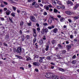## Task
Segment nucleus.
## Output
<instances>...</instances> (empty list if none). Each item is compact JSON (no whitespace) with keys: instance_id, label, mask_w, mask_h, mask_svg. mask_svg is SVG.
<instances>
[{"instance_id":"35","label":"nucleus","mask_w":79,"mask_h":79,"mask_svg":"<svg viewBox=\"0 0 79 79\" xmlns=\"http://www.w3.org/2000/svg\"><path fill=\"white\" fill-rule=\"evenodd\" d=\"M43 37H44L43 38V40H46V36H45V35H44Z\"/></svg>"},{"instance_id":"31","label":"nucleus","mask_w":79,"mask_h":79,"mask_svg":"<svg viewBox=\"0 0 79 79\" xmlns=\"http://www.w3.org/2000/svg\"><path fill=\"white\" fill-rule=\"evenodd\" d=\"M57 4H58V5H62V4H61V2L60 1H57Z\"/></svg>"},{"instance_id":"6","label":"nucleus","mask_w":79,"mask_h":79,"mask_svg":"<svg viewBox=\"0 0 79 79\" xmlns=\"http://www.w3.org/2000/svg\"><path fill=\"white\" fill-rule=\"evenodd\" d=\"M72 46H71V45L69 44V45H66V47L67 48V50L68 51H69L70 49L71 48V47Z\"/></svg>"},{"instance_id":"63","label":"nucleus","mask_w":79,"mask_h":79,"mask_svg":"<svg viewBox=\"0 0 79 79\" xmlns=\"http://www.w3.org/2000/svg\"><path fill=\"white\" fill-rule=\"evenodd\" d=\"M33 15L34 16H35L36 17H37V14H34Z\"/></svg>"},{"instance_id":"29","label":"nucleus","mask_w":79,"mask_h":79,"mask_svg":"<svg viewBox=\"0 0 79 79\" xmlns=\"http://www.w3.org/2000/svg\"><path fill=\"white\" fill-rule=\"evenodd\" d=\"M11 16H13V17H15V13H12L11 14Z\"/></svg>"},{"instance_id":"32","label":"nucleus","mask_w":79,"mask_h":79,"mask_svg":"<svg viewBox=\"0 0 79 79\" xmlns=\"http://www.w3.org/2000/svg\"><path fill=\"white\" fill-rule=\"evenodd\" d=\"M35 0H27V2H34Z\"/></svg>"},{"instance_id":"17","label":"nucleus","mask_w":79,"mask_h":79,"mask_svg":"<svg viewBox=\"0 0 79 79\" xmlns=\"http://www.w3.org/2000/svg\"><path fill=\"white\" fill-rule=\"evenodd\" d=\"M79 4H76V6L74 7V9L76 10V8H78V7H79Z\"/></svg>"},{"instance_id":"41","label":"nucleus","mask_w":79,"mask_h":79,"mask_svg":"<svg viewBox=\"0 0 79 79\" xmlns=\"http://www.w3.org/2000/svg\"><path fill=\"white\" fill-rule=\"evenodd\" d=\"M3 45H4V46H6V47H7V46H8V44H7L5 43V42H4L3 43Z\"/></svg>"},{"instance_id":"27","label":"nucleus","mask_w":79,"mask_h":79,"mask_svg":"<svg viewBox=\"0 0 79 79\" xmlns=\"http://www.w3.org/2000/svg\"><path fill=\"white\" fill-rule=\"evenodd\" d=\"M59 69L60 71H64V70L63 69H61L60 68H59Z\"/></svg>"},{"instance_id":"7","label":"nucleus","mask_w":79,"mask_h":79,"mask_svg":"<svg viewBox=\"0 0 79 79\" xmlns=\"http://www.w3.org/2000/svg\"><path fill=\"white\" fill-rule=\"evenodd\" d=\"M65 13L67 14V15H69V16H71V15L73 14L71 11L69 10H67L65 11Z\"/></svg>"},{"instance_id":"26","label":"nucleus","mask_w":79,"mask_h":79,"mask_svg":"<svg viewBox=\"0 0 79 79\" xmlns=\"http://www.w3.org/2000/svg\"><path fill=\"white\" fill-rule=\"evenodd\" d=\"M36 29L37 31H38V32H40V27L37 28Z\"/></svg>"},{"instance_id":"55","label":"nucleus","mask_w":79,"mask_h":79,"mask_svg":"<svg viewBox=\"0 0 79 79\" xmlns=\"http://www.w3.org/2000/svg\"><path fill=\"white\" fill-rule=\"evenodd\" d=\"M68 21L70 23H71L72 22V20L70 19H68Z\"/></svg>"},{"instance_id":"22","label":"nucleus","mask_w":79,"mask_h":79,"mask_svg":"<svg viewBox=\"0 0 79 79\" xmlns=\"http://www.w3.org/2000/svg\"><path fill=\"white\" fill-rule=\"evenodd\" d=\"M5 37L6 40H8V39H9V35H6Z\"/></svg>"},{"instance_id":"52","label":"nucleus","mask_w":79,"mask_h":79,"mask_svg":"<svg viewBox=\"0 0 79 79\" xmlns=\"http://www.w3.org/2000/svg\"><path fill=\"white\" fill-rule=\"evenodd\" d=\"M0 19L2 20V21H4V18L1 17L0 18Z\"/></svg>"},{"instance_id":"50","label":"nucleus","mask_w":79,"mask_h":79,"mask_svg":"<svg viewBox=\"0 0 79 79\" xmlns=\"http://www.w3.org/2000/svg\"><path fill=\"white\" fill-rule=\"evenodd\" d=\"M51 64H52V65H53V66H55V64L53 63V62H52L50 63Z\"/></svg>"},{"instance_id":"20","label":"nucleus","mask_w":79,"mask_h":79,"mask_svg":"<svg viewBox=\"0 0 79 79\" xmlns=\"http://www.w3.org/2000/svg\"><path fill=\"white\" fill-rule=\"evenodd\" d=\"M9 21H10V23H13V19L12 18H11L10 17H9Z\"/></svg>"},{"instance_id":"57","label":"nucleus","mask_w":79,"mask_h":79,"mask_svg":"<svg viewBox=\"0 0 79 79\" xmlns=\"http://www.w3.org/2000/svg\"><path fill=\"white\" fill-rule=\"evenodd\" d=\"M17 12L18 13H20V10H17Z\"/></svg>"},{"instance_id":"15","label":"nucleus","mask_w":79,"mask_h":79,"mask_svg":"<svg viewBox=\"0 0 79 79\" xmlns=\"http://www.w3.org/2000/svg\"><path fill=\"white\" fill-rule=\"evenodd\" d=\"M57 46L60 49H61L63 48V46L60 44H58Z\"/></svg>"},{"instance_id":"19","label":"nucleus","mask_w":79,"mask_h":79,"mask_svg":"<svg viewBox=\"0 0 79 79\" xmlns=\"http://www.w3.org/2000/svg\"><path fill=\"white\" fill-rule=\"evenodd\" d=\"M60 19V22H63L64 21V18L63 17H61Z\"/></svg>"},{"instance_id":"8","label":"nucleus","mask_w":79,"mask_h":79,"mask_svg":"<svg viewBox=\"0 0 79 79\" xmlns=\"http://www.w3.org/2000/svg\"><path fill=\"white\" fill-rule=\"evenodd\" d=\"M33 64L34 66H39L40 64L39 62H34L33 63Z\"/></svg>"},{"instance_id":"44","label":"nucleus","mask_w":79,"mask_h":79,"mask_svg":"<svg viewBox=\"0 0 79 79\" xmlns=\"http://www.w3.org/2000/svg\"><path fill=\"white\" fill-rule=\"evenodd\" d=\"M50 18H51V19H52L53 21H54V19H55V18H54L53 17H52V15L50 16Z\"/></svg>"},{"instance_id":"53","label":"nucleus","mask_w":79,"mask_h":79,"mask_svg":"<svg viewBox=\"0 0 79 79\" xmlns=\"http://www.w3.org/2000/svg\"><path fill=\"white\" fill-rule=\"evenodd\" d=\"M74 25L73 26V27H76V25H77V23H74Z\"/></svg>"},{"instance_id":"14","label":"nucleus","mask_w":79,"mask_h":79,"mask_svg":"<svg viewBox=\"0 0 79 79\" xmlns=\"http://www.w3.org/2000/svg\"><path fill=\"white\" fill-rule=\"evenodd\" d=\"M53 32L54 33H56L58 32V29L57 28H55L53 30Z\"/></svg>"},{"instance_id":"40","label":"nucleus","mask_w":79,"mask_h":79,"mask_svg":"<svg viewBox=\"0 0 79 79\" xmlns=\"http://www.w3.org/2000/svg\"><path fill=\"white\" fill-rule=\"evenodd\" d=\"M58 49H59V48L58 47H56L55 48V50L56 51V52H57L58 50Z\"/></svg>"},{"instance_id":"4","label":"nucleus","mask_w":79,"mask_h":79,"mask_svg":"<svg viewBox=\"0 0 79 79\" xmlns=\"http://www.w3.org/2000/svg\"><path fill=\"white\" fill-rule=\"evenodd\" d=\"M30 19L32 22H37V20L33 16H31L30 17Z\"/></svg>"},{"instance_id":"10","label":"nucleus","mask_w":79,"mask_h":79,"mask_svg":"<svg viewBox=\"0 0 79 79\" xmlns=\"http://www.w3.org/2000/svg\"><path fill=\"white\" fill-rule=\"evenodd\" d=\"M40 60H39V62L40 63H42L43 62V59H44L45 58L44 57H39Z\"/></svg>"},{"instance_id":"58","label":"nucleus","mask_w":79,"mask_h":79,"mask_svg":"<svg viewBox=\"0 0 79 79\" xmlns=\"http://www.w3.org/2000/svg\"><path fill=\"white\" fill-rule=\"evenodd\" d=\"M4 4H5V5H8V3L5 2H4Z\"/></svg>"},{"instance_id":"38","label":"nucleus","mask_w":79,"mask_h":79,"mask_svg":"<svg viewBox=\"0 0 79 79\" xmlns=\"http://www.w3.org/2000/svg\"><path fill=\"white\" fill-rule=\"evenodd\" d=\"M43 25L45 26H48V23H43Z\"/></svg>"},{"instance_id":"45","label":"nucleus","mask_w":79,"mask_h":79,"mask_svg":"<svg viewBox=\"0 0 79 79\" xmlns=\"http://www.w3.org/2000/svg\"><path fill=\"white\" fill-rule=\"evenodd\" d=\"M43 14L44 15V16H47V13L46 12H44V13Z\"/></svg>"},{"instance_id":"13","label":"nucleus","mask_w":79,"mask_h":79,"mask_svg":"<svg viewBox=\"0 0 79 79\" xmlns=\"http://www.w3.org/2000/svg\"><path fill=\"white\" fill-rule=\"evenodd\" d=\"M10 13H11V11L10 10H7L6 12V15L8 16V15H10Z\"/></svg>"},{"instance_id":"51","label":"nucleus","mask_w":79,"mask_h":79,"mask_svg":"<svg viewBox=\"0 0 79 79\" xmlns=\"http://www.w3.org/2000/svg\"><path fill=\"white\" fill-rule=\"evenodd\" d=\"M36 3V2H33L32 3V6L35 5V4Z\"/></svg>"},{"instance_id":"56","label":"nucleus","mask_w":79,"mask_h":79,"mask_svg":"<svg viewBox=\"0 0 79 79\" xmlns=\"http://www.w3.org/2000/svg\"><path fill=\"white\" fill-rule=\"evenodd\" d=\"M0 6H1V7H2V8H3V7H4V5H3V4H2L0 5Z\"/></svg>"},{"instance_id":"9","label":"nucleus","mask_w":79,"mask_h":79,"mask_svg":"<svg viewBox=\"0 0 79 79\" xmlns=\"http://www.w3.org/2000/svg\"><path fill=\"white\" fill-rule=\"evenodd\" d=\"M66 3L67 5H70L71 6L73 5V2L71 1L68 0L66 2Z\"/></svg>"},{"instance_id":"12","label":"nucleus","mask_w":79,"mask_h":79,"mask_svg":"<svg viewBox=\"0 0 79 79\" xmlns=\"http://www.w3.org/2000/svg\"><path fill=\"white\" fill-rule=\"evenodd\" d=\"M46 48L45 49V50L46 51H48V49H49V45H45Z\"/></svg>"},{"instance_id":"49","label":"nucleus","mask_w":79,"mask_h":79,"mask_svg":"<svg viewBox=\"0 0 79 79\" xmlns=\"http://www.w3.org/2000/svg\"><path fill=\"white\" fill-rule=\"evenodd\" d=\"M13 9L14 11H16V8L15 7H13Z\"/></svg>"},{"instance_id":"64","label":"nucleus","mask_w":79,"mask_h":79,"mask_svg":"<svg viewBox=\"0 0 79 79\" xmlns=\"http://www.w3.org/2000/svg\"><path fill=\"white\" fill-rule=\"evenodd\" d=\"M6 10H7L6 8V7L4 8V11H6Z\"/></svg>"},{"instance_id":"59","label":"nucleus","mask_w":79,"mask_h":79,"mask_svg":"<svg viewBox=\"0 0 79 79\" xmlns=\"http://www.w3.org/2000/svg\"><path fill=\"white\" fill-rule=\"evenodd\" d=\"M66 50H63L62 51V53L64 54L65 53H66Z\"/></svg>"},{"instance_id":"30","label":"nucleus","mask_w":79,"mask_h":79,"mask_svg":"<svg viewBox=\"0 0 79 79\" xmlns=\"http://www.w3.org/2000/svg\"><path fill=\"white\" fill-rule=\"evenodd\" d=\"M23 24H24V22L23 21L21 22L20 23V25L21 26H23Z\"/></svg>"},{"instance_id":"16","label":"nucleus","mask_w":79,"mask_h":79,"mask_svg":"<svg viewBox=\"0 0 79 79\" xmlns=\"http://www.w3.org/2000/svg\"><path fill=\"white\" fill-rule=\"evenodd\" d=\"M44 8L45 9H46L47 10H49V7L48 6H44Z\"/></svg>"},{"instance_id":"3","label":"nucleus","mask_w":79,"mask_h":79,"mask_svg":"<svg viewBox=\"0 0 79 79\" xmlns=\"http://www.w3.org/2000/svg\"><path fill=\"white\" fill-rule=\"evenodd\" d=\"M41 32L42 34H45V33L47 34V33L48 32V29L47 28H43L42 31H41Z\"/></svg>"},{"instance_id":"5","label":"nucleus","mask_w":79,"mask_h":79,"mask_svg":"<svg viewBox=\"0 0 79 79\" xmlns=\"http://www.w3.org/2000/svg\"><path fill=\"white\" fill-rule=\"evenodd\" d=\"M22 51V49H21V48L19 47L16 50V52L17 53H21V52Z\"/></svg>"},{"instance_id":"2","label":"nucleus","mask_w":79,"mask_h":79,"mask_svg":"<svg viewBox=\"0 0 79 79\" xmlns=\"http://www.w3.org/2000/svg\"><path fill=\"white\" fill-rule=\"evenodd\" d=\"M32 30L33 35L35 37L33 39V44H35V41L37 40V38H36V37H37V33H36V29H35V28H33Z\"/></svg>"},{"instance_id":"47","label":"nucleus","mask_w":79,"mask_h":79,"mask_svg":"<svg viewBox=\"0 0 79 79\" xmlns=\"http://www.w3.org/2000/svg\"><path fill=\"white\" fill-rule=\"evenodd\" d=\"M20 69H22V70L23 71H24V69L23 67H20Z\"/></svg>"},{"instance_id":"23","label":"nucleus","mask_w":79,"mask_h":79,"mask_svg":"<svg viewBox=\"0 0 79 79\" xmlns=\"http://www.w3.org/2000/svg\"><path fill=\"white\" fill-rule=\"evenodd\" d=\"M35 8H39V4L37 3H36L35 4Z\"/></svg>"},{"instance_id":"25","label":"nucleus","mask_w":79,"mask_h":79,"mask_svg":"<svg viewBox=\"0 0 79 79\" xmlns=\"http://www.w3.org/2000/svg\"><path fill=\"white\" fill-rule=\"evenodd\" d=\"M52 4L53 6H55L56 4V2L55 1L52 2Z\"/></svg>"},{"instance_id":"62","label":"nucleus","mask_w":79,"mask_h":79,"mask_svg":"<svg viewBox=\"0 0 79 79\" xmlns=\"http://www.w3.org/2000/svg\"><path fill=\"white\" fill-rule=\"evenodd\" d=\"M49 10V11H53V9L52 8H50Z\"/></svg>"},{"instance_id":"46","label":"nucleus","mask_w":79,"mask_h":79,"mask_svg":"<svg viewBox=\"0 0 79 79\" xmlns=\"http://www.w3.org/2000/svg\"><path fill=\"white\" fill-rule=\"evenodd\" d=\"M73 36H73V35H71L70 36V39H73Z\"/></svg>"},{"instance_id":"11","label":"nucleus","mask_w":79,"mask_h":79,"mask_svg":"<svg viewBox=\"0 0 79 79\" xmlns=\"http://www.w3.org/2000/svg\"><path fill=\"white\" fill-rule=\"evenodd\" d=\"M48 24H51L52 23V20L50 19H49L48 20Z\"/></svg>"},{"instance_id":"42","label":"nucleus","mask_w":79,"mask_h":79,"mask_svg":"<svg viewBox=\"0 0 79 79\" xmlns=\"http://www.w3.org/2000/svg\"><path fill=\"white\" fill-rule=\"evenodd\" d=\"M72 64H75V63H76V60H73L72 62Z\"/></svg>"},{"instance_id":"18","label":"nucleus","mask_w":79,"mask_h":79,"mask_svg":"<svg viewBox=\"0 0 79 79\" xmlns=\"http://www.w3.org/2000/svg\"><path fill=\"white\" fill-rule=\"evenodd\" d=\"M15 56L17 57L19 59H23V57L22 56H20L18 55H15Z\"/></svg>"},{"instance_id":"60","label":"nucleus","mask_w":79,"mask_h":79,"mask_svg":"<svg viewBox=\"0 0 79 79\" xmlns=\"http://www.w3.org/2000/svg\"><path fill=\"white\" fill-rule=\"evenodd\" d=\"M35 71L36 72H39V70L37 69H35Z\"/></svg>"},{"instance_id":"61","label":"nucleus","mask_w":79,"mask_h":79,"mask_svg":"<svg viewBox=\"0 0 79 79\" xmlns=\"http://www.w3.org/2000/svg\"><path fill=\"white\" fill-rule=\"evenodd\" d=\"M48 29H52V27L51 26H49L48 27Z\"/></svg>"},{"instance_id":"54","label":"nucleus","mask_w":79,"mask_h":79,"mask_svg":"<svg viewBox=\"0 0 79 79\" xmlns=\"http://www.w3.org/2000/svg\"><path fill=\"white\" fill-rule=\"evenodd\" d=\"M57 7L58 8V9H60V8H61V6H57Z\"/></svg>"},{"instance_id":"24","label":"nucleus","mask_w":79,"mask_h":79,"mask_svg":"<svg viewBox=\"0 0 79 79\" xmlns=\"http://www.w3.org/2000/svg\"><path fill=\"white\" fill-rule=\"evenodd\" d=\"M48 5V7H49V8H54V7L53 6L51 5V4Z\"/></svg>"},{"instance_id":"34","label":"nucleus","mask_w":79,"mask_h":79,"mask_svg":"<svg viewBox=\"0 0 79 79\" xmlns=\"http://www.w3.org/2000/svg\"><path fill=\"white\" fill-rule=\"evenodd\" d=\"M22 14L23 15H26V12L24 11H22Z\"/></svg>"},{"instance_id":"48","label":"nucleus","mask_w":79,"mask_h":79,"mask_svg":"<svg viewBox=\"0 0 79 79\" xmlns=\"http://www.w3.org/2000/svg\"><path fill=\"white\" fill-rule=\"evenodd\" d=\"M65 8V7H64V5H62L61 7V8L62 9H64Z\"/></svg>"},{"instance_id":"33","label":"nucleus","mask_w":79,"mask_h":79,"mask_svg":"<svg viewBox=\"0 0 79 79\" xmlns=\"http://www.w3.org/2000/svg\"><path fill=\"white\" fill-rule=\"evenodd\" d=\"M55 42H56V41L54 40H52V44H54L55 43Z\"/></svg>"},{"instance_id":"28","label":"nucleus","mask_w":79,"mask_h":79,"mask_svg":"<svg viewBox=\"0 0 79 79\" xmlns=\"http://www.w3.org/2000/svg\"><path fill=\"white\" fill-rule=\"evenodd\" d=\"M29 35H27L26 37H25L26 39L27 40H28V39H29Z\"/></svg>"},{"instance_id":"39","label":"nucleus","mask_w":79,"mask_h":79,"mask_svg":"<svg viewBox=\"0 0 79 79\" xmlns=\"http://www.w3.org/2000/svg\"><path fill=\"white\" fill-rule=\"evenodd\" d=\"M36 26L37 27H40V25H39V24L38 23H36Z\"/></svg>"},{"instance_id":"21","label":"nucleus","mask_w":79,"mask_h":79,"mask_svg":"<svg viewBox=\"0 0 79 79\" xmlns=\"http://www.w3.org/2000/svg\"><path fill=\"white\" fill-rule=\"evenodd\" d=\"M39 42L40 44L41 45L43 44V43H44V41H43V40H40Z\"/></svg>"},{"instance_id":"43","label":"nucleus","mask_w":79,"mask_h":79,"mask_svg":"<svg viewBox=\"0 0 79 79\" xmlns=\"http://www.w3.org/2000/svg\"><path fill=\"white\" fill-rule=\"evenodd\" d=\"M76 58V55H74L72 57V58L73 59H75Z\"/></svg>"},{"instance_id":"37","label":"nucleus","mask_w":79,"mask_h":79,"mask_svg":"<svg viewBox=\"0 0 79 79\" xmlns=\"http://www.w3.org/2000/svg\"><path fill=\"white\" fill-rule=\"evenodd\" d=\"M46 58L48 60H51V58L49 56L47 57Z\"/></svg>"},{"instance_id":"36","label":"nucleus","mask_w":79,"mask_h":79,"mask_svg":"<svg viewBox=\"0 0 79 79\" xmlns=\"http://www.w3.org/2000/svg\"><path fill=\"white\" fill-rule=\"evenodd\" d=\"M54 13H57V12H58V10H57L56 9H54Z\"/></svg>"},{"instance_id":"1","label":"nucleus","mask_w":79,"mask_h":79,"mask_svg":"<svg viewBox=\"0 0 79 79\" xmlns=\"http://www.w3.org/2000/svg\"><path fill=\"white\" fill-rule=\"evenodd\" d=\"M46 77L47 78H51L52 77V79H59V77L58 76H55L53 77V73H48L45 75Z\"/></svg>"}]
</instances>
